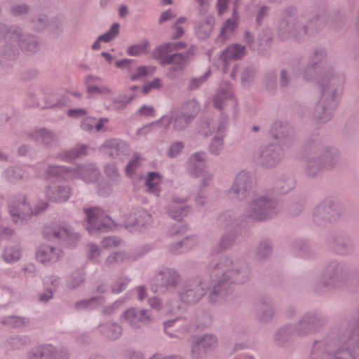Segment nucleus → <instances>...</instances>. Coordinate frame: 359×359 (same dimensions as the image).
<instances>
[{
    "instance_id": "obj_10",
    "label": "nucleus",
    "mask_w": 359,
    "mask_h": 359,
    "mask_svg": "<svg viewBox=\"0 0 359 359\" xmlns=\"http://www.w3.org/2000/svg\"><path fill=\"white\" fill-rule=\"evenodd\" d=\"M278 212V202L267 196H260L250 202L246 209V217L258 222L269 219Z\"/></svg>"
},
{
    "instance_id": "obj_45",
    "label": "nucleus",
    "mask_w": 359,
    "mask_h": 359,
    "mask_svg": "<svg viewBox=\"0 0 359 359\" xmlns=\"http://www.w3.org/2000/svg\"><path fill=\"white\" fill-rule=\"evenodd\" d=\"M3 258L7 263L18 261L21 257V249L18 245L6 247L4 251Z\"/></svg>"
},
{
    "instance_id": "obj_9",
    "label": "nucleus",
    "mask_w": 359,
    "mask_h": 359,
    "mask_svg": "<svg viewBox=\"0 0 359 359\" xmlns=\"http://www.w3.org/2000/svg\"><path fill=\"white\" fill-rule=\"evenodd\" d=\"M327 323L325 316L316 311H308L293 323V334L299 337L320 332Z\"/></svg>"
},
{
    "instance_id": "obj_27",
    "label": "nucleus",
    "mask_w": 359,
    "mask_h": 359,
    "mask_svg": "<svg viewBox=\"0 0 359 359\" xmlns=\"http://www.w3.org/2000/svg\"><path fill=\"white\" fill-rule=\"evenodd\" d=\"M36 257L38 261L43 264H46L58 261L60 254L53 246L41 245L37 249Z\"/></svg>"
},
{
    "instance_id": "obj_14",
    "label": "nucleus",
    "mask_w": 359,
    "mask_h": 359,
    "mask_svg": "<svg viewBox=\"0 0 359 359\" xmlns=\"http://www.w3.org/2000/svg\"><path fill=\"white\" fill-rule=\"evenodd\" d=\"M284 157L283 149L278 144H269L259 150L255 155L257 164L264 168L277 165Z\"/></svg>"
},
{
    "instance_id": "obj_23",
    "label": "nucleus",
    "mask_w": 359,
    "mask_h": 359,
    "mask_svg": "<svg viewBox=\"0 0 359 359\" xmlns=\"http://www.w3.org/2000/svg\"><path fill=\"white\" fill-rule=\"evenodd\" d=\"M322 4H325L327 6V11L325 14V25L327 23L333 29H340L344 28L348 20V16L346 15L344 11L341 9H335L327 14L328 6L326 3L323 2L318 4L317 12L319 11L320 8L322 9Z\"/></svg>"
},
{
    "instance_id": "obj_33",
    "label": "nucleus",
    "mask_w": 359,
    "mask_h": 359,
    "mask_svg": "<svg viewBox=\"0 0 359 359\" xmlns=\"http://www.w3.org/2000/svg\"><path fill=\"white\" fill-rule=\"evenodd\" d=\"M241 220L238 218L236 214L228 211L221 213L217 219V224L221 228H233L238 226Z\"/></svg>"
},
{
    "instance_id": "obj_44",
    "label": "nucleus",
    "mask_w": 359,
    "mask_h": 359,
    "mask_svg": "<svg viewBox=\"0 0 359 359\" xmlns=\"http://www.w3.org/2000/svg\"><path fill=\"white\" fill-rule=\"evenodd\" d=\"M4 174L11 182H16L27 177L26 172L18 166H12L7 168L4 171Z\"/></svg>"
},
{
    "instance_id": "obj_12",
    "label": "nucleus",
    "mask_w": 359,
    "mask_h": 359,
    "mask_svg": "<svg viewBox=\"0 0 359 359\" xmlns=\"http://www.w3.org/2000/svg\"><path fill=\"white\" fill-rule=\"evenodd\" d=\"M182 280L180 273L170 268L160 271L151 280V289L157 292L173 291Z\"/></svg>"
},
{
    "instance_id": "obj_21",
    "label": "nucleus",
    "mask_w": 359,
    "mask_h": 359,
    "mask_svg": "<svg viewBox=\"0 0 359 359\" xmlns=\"http://www.w3.org/2000/svg\"><path fill=\"white\" fill-rule=\"evenodd\" d=\"M44 237L49 241H58L66 245H71L78 236L72 233L67 228L55 225L50 229H46Z\"/></svg>"
},
{
    "instance_id": "obj_15",
    "label": "nucleus",
    "mask_w": 359,
    "mask_h": 359,
    "mask_svg": "<svg viewBox=\"0 0 359 359\" xmlns=\"http://www.w3.org/2000/svg\"><path fill=\"white\" fill-rule=\"evenodd\" d=\"M206 285L201 279L188 280L184 285L179 296L181 300L187 304L198 302L206 294Z\"/></svg>"
},
{
    "instance_id": "obj_31",
    "label": "nucleus",
    "mask_w": 359,
    "mask_h": 359,
    "mask_svg": "<svg viewBox=\"0 0 359 359\" xmlns=\"http://www.w3.org/2000/svg\"><path fill=\"white\" fill-rule=\"evenodd\" d=\"M273 41V33L269 29H264L257 34L256 42L257 44V51L259 54L263 55L271 46Z\"/></svg>"
},
{
    "instance_id": "obj_58",
    "label": "nucleus",
    "mask_w": 359,
    "mask_h": 359,
    "mask_svg": "<svg viewBox=\"0 0 359 359\" xmlns=\"http://www.w3.org/2000/svg\"><path fill=\"white\" fill-rule=\"evenodd\" d=\"M189 225L184 222H178L172 225L168 230L170 236H177L184 235L188 230Z\"/></svg>"
},
{
    "instance_id": "obj_7",
    "label": "nucleus",
    "mask_w": 359,
    "mask_h": 359,
    "mask_svg": "<svg viewBox=\"0 0 359 359\" xmlns=\"http://www.w3.org/2000/svg\"><path fill=\"white\" fill-rule=\"evenodd\" d=\"M199 111L200 106L197 102L194 99L189 100L183 104L180 109H175L171 116H163L161 119L151 124L165 122V126L167 128L172 123L174 130L182 131L191 124Z\"/></svg>"
},
{
    "instance_id": "obj_19",
    "label": "nucleus",
    "mask_w": 359,
    "mask_h": 359,
    "mask_svg": "<svg viewBox=\"0 0 359 359\" xmlns=\"http://www.w3.org/2000/svg\"><path fill=\"white\" fill-rule=\"evenodd\" d=\"M149 311L147 309L131 307L123 313L121 320L126 321L133 329L137 330L142 324L147 325L151 321Z\"/></svg>"
},
{
    "instance_id": "obj_41",
    "label": "nucleus",
    "mask_w": 359,
    "mask_h": 359,
    "mask_svg": "<svg viewBox=\"0 0 359 359\" xmlns=\"http://www.w3.org/2000/svg\"><path fill=\"white\" fill-rule=\"evenodd\" d=\"M69 172V170L65 166L49 165L46 171V177L48 180L53 182L65 180V175Z\"/></svg>"
},
{
    "instance_id": "obj_47",
    "label": "nucleus",
    "mask_w": 359,
    "mask_h": 359,
    "mask_svg": "<svg viewBox=\"0 0 359 359\" xmlns=\"http://www.w3.org/2000/svg\"><path fill=\"white\" fill-rule=\"evenodd\" d=\"M19 33V27L12 25L8 27L5 24L0 23V40L6 39L12 41L14 36H17Z\"/></svg>"
},
{
    "instance_id": "obj_26",
    "label": "nucleus",
    "mask_w": 359,
    "mask_h": 359,
    "mask_svg": "<svg viewBox=\"0 0 359 359\" xmlns=\"http://www.w3.org/2000/svg\"><path fill=\"white\" fill-rule=\"evenodd\" d=\"M274 316V310L271 302L266 299H261L257 305L255 319L260 323H270Z\"/></svg>"
},
{
    "instance_id": "obj_24",
    "label": "nucleus",
    "mask_w": 359,
    "mask_h": 359,
    "mask_svg": "<svg viewBox=\"0 0 359 359\" xmlns=\"http://www.w3.org/2000/svg\"><path fill=\"white\" fill-rule=\"evenodd\" d=\"M48 200L55 203H63L67 201L70 196V189L68 186H48L45 191Z\"/></svg>"
},
{
    "instance_id": "obj_29",
    "label": "nucleus",
    "mask_w": 359,
    "mask_h": 359,
    "mask_svg": "<svg viewBox=\"0 0 359 359\" xmlns=\"http://www.w3.org/2000/svg\"><path fill=\"white\" fill-rule=\"evenodd\" d=\"M292 334L293 325L287 323L276 330L273 339L278 346H285L290 341Z\"/></svg>"
},
{
    "instance_id": "obj_53",
    "label": "nucleus",
    "mask_w": 359,
    "mask_h": 359,
    "mask_svg": "<svg viewBox=\"0 0 359 359\" xmlns=\"http://www.w3.org/2000/svg\"><path fill=\"white\" fill-rule=\"evenodd\" d=\"M306 199L304 197L292 201L288 207V212L291 216H297L301 214L304 208Z\"/></svg>"
},
{
    "instance_id": "obj_63",
    "label": "nucleus",
    "mask_w": 359,
    "mask_h": 359,
    "mask_svg": "<svg viewBox=\"0 0 359 359\" xmlns=\"http://www.w3.org/2000/svg\"><path fill=\"white\" fill-rule=\"evenodd\" d=\"M84 275L81 271H76L72 273L68 280V286L75 289L84 282Z\"/></svg>"
},
{
    "instance_id": "obj_37",
    "label": "nucleus",
    "mask_w": 359,
    "mask_h": 359,
    "mask_svg": "<svg viewBox=\"0 0 359 359\" xmlns=\"http://www.w3.org/2000/svg\"><path fill=\"white\" fill-rule=\"evenodd\" d=\"M29 137L34 139L38 142H42L45 145H50L56 141L57 137L54 133L47 130L46 128H41L29 134Z\"/></svg>"
},
{
    "instance_id": "obj_40",
    "label": "nucleus",
    "mask_w": 359,
    "mask_h": 359,
    "mask_svg": "<svg viewBox=\"0 0 359 359\" xmlns=\"http://www.w3.org/2000/svg\"><path fill=\"white\" fill-rule=\"evenodd\" d=\"M215 25V18L212 16H208L206 19L200 22L196 29L198 36L202 39H205L211 34L213 26Z\"/></svg>"
},
{
    "instance_id": "obj_36",
    "label": "nucleus",
    "mask_w": 359,
    "mask_h": 359,
    "mask_svg": "<svg viewBox=\"0 0 359 359\" xmlns=\"http://www.w3.org/2000/svg\"><path fill=\"white\" fill-rule=\"evenodd\" d=\"M191 210V207L187 205L170 204L168 206L166 213L172 219L181 222Z\"/></svg>"
},
{
    "instance_id": "obj_59",
    "label": "nucleus",
    "mask_w": 359,
    "mask_h": 359,
    "mask_svg": "<svg viewBox=\"0 0 359 359\" xmlns=\"http://www.w3.org/2000/svg\"><path fill=\"white\" fill-rule=\"evenodd\" d=\"M161 178L160 174L157 172H149L145 180V184L148 188V191L154 192L156 187Z\"/></svg>"
},
{
    "instance_id": "obj_16",
    "label": "nucleus",
    "mask_w": 359,
    "mask_h": 359,
    "mask_svg": "<svg viewBox=\"0 0 359 359\" xmlns=\"http://www.w3.org/2000/svg\"><path fill=\"white\" fill-rule=\"evenodd\" d=\"M254 180L248 172L241 171L237 174L235 181L229 189V194L240 201L250 196L254 187Z\"/></svg>"
},
{
    "instance_id": "obj_6",
    "label": "nucleus",
    "mask_w": 359,
    "mask_h": 359,
    "mask_svg": "<svg viewBox=\"0 0 359 359\" xmlns=\"http://www.w3.org/2000/svg\"><path fill=\"white\" fill-rule=\"evenodd\" d=\"M307 162L305 173L308 177H314L322 170L334 168L338 161V151L322 144L318 137L311 138L304 145Z\"/></svg>"
},
{
    "instance_id": "obj_18",
    "label": "nucleus",
    "mask_w": 359,
    "mask_h": 359,
    "mask_svg": "<svg viewBox=\"0 0 359 359\" xmlns=\"http://www.w3.org/2000/svg\"><path fill=\"white\" fill-rule=\"evenodd\" d=\"M154 57L160 60V63L163 66L172 65L168 72V76L170 78H174L177 73L182 72L188 62L182 52L154 55Z\"/></svg>"
},
{
    "instance_id": "obj_52",
    "label": "nucleus",
    "mask_w": 359,
    "mask_h": 359,
    "mask_svg": "<svg viewBox=\"0 0 359 359\" xmlns=\"http://www.w3.org/2000/svg\"><path fill=\"white\" fill-rule=\"evenodd\" d=\"M1 324L11 327H21L26 325V320L25 318L22 317L8 316L2 319Z\"/></svg>"
},
{
    "instance_id": "obj_56",
    "label": "nucleus",
    "mask_w": 359,
    "mask_h": 359,
    "mask_svg": "<svg viewBox=\"0 0 359 359\" xmlns=\"http://www.w3.org/2000/svg\"><path fill=\"white\" fill-rule=\"evenodd\" d=\"M46 344L31 348L27 354V359H46Z\"/></svg>"
},
{
    "instance_id": "obj_11",
    "label": "nucleus",
    "mask_w": 359,
    "mask_h": 359,
    "mask_svg": "<svg viewBox=\"0 0 359 359\" xmlns=\"http://www.w3.org/2000/svg\"><path fill=\"white\" fill-rule=\"evenodd\" d=\"M88 225L86 229L90 234L107 233L116 226L114 221L98 207L84 208Z\"/></svg>"
},
{
    "instance_id": "obj_28",
    "label": "nucleus",
    "mask_w": 359,
    "mask_h": 359,
    "mask_svg": "<svg viewBox=\"0 0 359 359\" xmlns=\"http://www.w3.org/2000/svg\"><path fill=\"white\" fill-rule=\"evenodd\" d=\"M245 55V46L236 43L226 47L221 53L220 58L224 62L228 60H238Z\"/></svg>"
},
{
    "instance_id": "obj_30",
    "label": "nucleus",
    "mask_w": 359,
    "mask_h": 359,
    "mask_svg": "<svg viewBox=\"0 0 359 359\" xmlns=\"http://www.w3.org/2000/svg\"><path fill=\"white\" fill-rule=\"evenodd\" d=\"M122 332V327L116 323H106L100 326L102 336L110 341L118 339Z\"/></svg>"
},
{
    "instance_id": "obj_49",
    "label": "nucleus",
    "mask_w": 359,
    "mask_h": 359,
    "mask_svg": "<svg viewBox=\"0 0 359 359\" xmlns=\"http://www.w3.org/2000/svg\"><path fill=\"white\" fill-rule=\"evenodd\" d=\"M12 42H14V41L13 40L12 41L8 40V42L3 48V54L5 57V58H6L8 60H14L20 55L18 45L16 46L15 44H13Z\"/></svg>"
},
{
    "instance_id": "obj_3",
    "label": "nucleus",
    "mask_w": 359,
    "mask_h": 359,
    "mask_svg": "<svg viewBox=\"0 0 359 359\" xmlns=\"http://www.w3.org/2000/svg\"><path fill=\"white\" fill-rule=\"evenodd\" d=\"M322 9L311 18L298 14L294 8H287L282 14L278 27V36L282 41L292 39L295 41H304L325 27V4Z\"/></svg>"
},
{
    "instance_id": "obj_64",
    "label": "nucleus",
    "mask_w": 359,
    "mask_h": 359,
    "mask_svg": "<svg viewBox=\"0 0 359 359\" xmlns=\"http://www.w3.org/2000/svg\"><path fill=\"white\" fill-rule=\"evenodd\" d=\"M256 70L252 66L245 68L241 72V81L244 86H248L254 79Z\"/></svg>"
},
{
    "instance_id": "obj_5",
    "label": "nucleus",
    "mask_w": 359,
    "mask_h": 359,
    "mask_svg": "<svg viewBox=\"0 0 359 359\" xmlns=\"http://www.w3.org/2000/svg\"><path fill=\"white\" fill-rule=\"evenodd\" d=\"M320 341L315 340L310 359L317 357ZM323 359H356L359 356V327L356 322H352L341 331L337 340L334 336H328L325 339Z\"/></svg>"
},
{
    "instance_id": "obj_60",
    "label": "nucleus",
    "mask_w": 359,
    "mask_h": 359,
    "mask_svg": "<svg viewBox=\"0 0 359 359\" xmlns=\"http://www.w3.org/2000/svg\"><path fill=\"white\" fill-rule=\"evenodd\" d=\"M293 249L300 255H307L311 252L309 243L305 240H296L293 243Z\"/></svg>"
},
{
    "instance_id": "obj_43",
    "label": "nucleus",
    "mask_w": 359,
    "mask_h": 359,
    "mask_svg": "<svg viewBox=\"0 0 359 359\" xmlns=\"http://www.w3.org/2000/svg\"><path fill=\"white\" fill-rule=\"evenodd\" d=\"M46 359H69V354L63 347H55L51 344H46Z\"/></svg>"
},
{
    "instance_id": "obj_22",
    "label": "nucleus",
    "mask_w": 359,
    "mask_h": 359,
    "mask_svg": "<svg viewBox=\"0 0 359 359\" xmlns=\"http://www.w3.org/2000/svg\"><path fill=\"white\" fill-rule=\"evenodd\" d=\"M9 212L14 223H18L20 219L22 222L26 219L27 217L32 216V208L29 203H27L25 197H20L11 202L9 205Z\"/></svg>"
},
{
    "instance_id": "obj_25",
    "label": "nucleus",
    "mask_w": 359,
    "mask_h": 359,
    "mask_svg": "<svg viewBox=\"0 0 359 359\" xmlns=\"http://www.w3.org/2000/svg\"><path fill=\"white\" fill-rule=\"evenodd\" d=\"M205 153L203 151H197L190 156L188 170L192 177H198L204 172L205 168Z\"/></svg>"
},
{
    "instance_id": "obj_42",
    "label": "nucleus",
    "mask_w": 359,
    "mask_h": 359,
    "mask_svg": "<svg viewBox=\"0 0 359 359\" xmlns=\"http://www.w3.org/2000/svg\"><path fill=\"white\" fill-rule=\"evenodd\" d=\"M88 149V146L87 144H78L75 147L62 154L61 156L64 161L70 162L77 158L86 155Z\"/></svg>"
},
{
    "instance_id": "obj_57",
    "label": "nucleus",
    "mask_w": 359,
    "mask_h": 359,
    "mask_svg": "<svg viewBox=\"0 0 359 359\" xmlns=\"http://www.w3.org/2000/svg\"><path fill=\"white\" fill-rule=\"evenodd\" d=\"M292 74L287 69H282L279 76V86L282 88H288L292 86Z\"/></svg>"
},
{
    "instance_id": "obj_35",
    "label": "nucleus",
    "mask_w": 359,
    "mask_h": 359,
    "mask_svg": "<svg viewBox=\"0 0 359 359\" xmlns=\"http://www.w3.org/2000/svg\"><path fill=\"white\" fill-rule=\"evenodd\" d=\"M295 184V180L293 177L283 176L276 181L274 192L279 195L287 194L294 188Z\"/></svg>"
},
{
    "instance_id": "obj_50",
    "label": "nucleus",
    "mask_w": 359,
    "mask_h": 359,
    "mask_svg": "<svg viewBox=\"0 0 359 359\" xmlns=\"http://www.w3.org/2000/svg\"><path fill=\"white\" fill-rule=\"evenodd\" d=\"M266 89L269 92H274L277 89V74L271 70L266 73L264 78Z\"/></svg>"
},
{
    "instance_id": "obj_17",
    "label": "nucleus",
    "mask_w": 359,
    "mask_h": 359,
    "mask_svg": "<svg viewBox=\"0 0 359 359\" xmlns=\"http://www.w3.org/2000/svg\"><path fill=\"white\" fill-rule=\"evenodd\" d=\"M271 136L280 144L290 147L294 142V132L289 123L276 121L271 125Z\"/></svg>"
},
{
    "instance_id": "obj_62",
    "label": "nucleus",
    "mask_w": 359,
    "mask_h": 359,
    "mask_svg": "<svg viewBox=\"0 0 359 359\" xmlns=\"http://www.w3.org/2000/svg\"><path fill=\"white\" fill-rule=\"evenodd\" d=\"M135 97V95H132L130 96H127L126 95H119L116 97L112 98V102L114 107L117 109H123L129 102H130L133 98Z\"/></svg>"
},
{
    "instance_id": "obj_46",
    "label": "nucleus",
    "mask_w": 359,
    "mask_h": 359,
    "mask_svg": "<svg viewBox=\"0 0 359 359\" xmlns=\"http://www.w3.org/2000/svg\"><path fill=\"white\" fill-rule=\"evenodd\" d=\"M327 58V53L323 48H317L313 50L309 57V60L315 63L321 69H324V62Z\"/></svg>"
},
{
    "instance_id": "obj_20",
    "label": "nucleus",
    "mask_w": 359,
    "mask_h": 359,
    "mask_svg": "<svg viewBox=\"0 0 359 359\" xmlns=\"http://www.w3.org/2000/svg\"><path fill=\"white\" fill-rule=\"evenodd\" d=\"M13 41L17 42L22 51L29 54L35 53L40 47L38 37L29 33L22 32L20 27L19 33L17 36H14Z\"/></svg>"
},
{
    "instance_id": "obj_32",
    "label": "nucleus",
    "mask_w": 359,
    "mask_h": 359,
    "mask_svg": "<svg viewBox=\"0 0 359 359\" xmlns=\"http://www.w3.org/2000/svg\"><path fill=\"white\" fill-rule=\"evenodd\" d=\"M241 242L237 230L232 229L224 232L218 243V245L222 250H227L233 245Z\"/></svg>"
},
{
    "instance_id": "obj_34",
    "label": "nucleus",
    "mask_w": 359,
    "mask_h": 359,
    "mask_svg": "<svg viewBox=\"0 0 359 359\" xmlns=\"http://www.w3.org/2000/svg\"><path fill=\"white\" fill-rule=\"evenodd\" d=\"M119 27L120 25L118 22L113 23L106 33L98 36L96 41L93 43L91 46L92 49L99 50L101 48V41L108 43L115 39L119 33Z\"/></svg>"
},
{
    "instance_id": "obj_48",
    "label": "nucleus",
    "mask_w": 359,
    "mask_h": 359,
    "mask_svg": "<svg viewBox=\"0 0 359 359\" xmlns=\"http://www.w3.org/2000/svg\"><path fill=\"white\" fill-rule=\"evenodd\" d=\"M7 341L9 345L15 349H20L31 343L29 337L27 335L13 336Z\"/></svg>"
},
{
    "instance_id": "obj_55",
    "label": "nucleus",
    "mask_w": 359,
    "mask_h": 359,
    "mask_svg": "<svg viewBox=\"0 0 359 359\" xmlns=\"http://www.w3.org/2000/svg\"><path fill=\"white\" fill-rule=\"evenodd\" d=\"M30 22L32 27L37 32L43 31L46 27H48V19L46 15L41 14L35 18H33Z\"/></svg>"
},
{
    "instance_id": "obj_39",
    "label": "nucleus",
    "mask_w": 359,
    "mask_h": 359,
    "mask_svg": "<svg viewBox=\"0 0 359 359\" xmlns=\"http://www.w3.org/2000/svg\"><path fill=\"white\" fill-rule=\"evenodd\" d=\"M272 252L273 245L271 241L268 239H265L259 243L257 248L255 256L258 260L265 261L271 257Z\"/></svg>"
},
{
    "instance_id": "obj_8",
    "label": "nucleus",
    "mask_w": 359,
    "mask_h": 359,
    "mask_svg": "<svg viewBox=\"0 0 359 359\" xmlns=\"http://www.w3.org/2000/svg\"><path fill=\"white\" fill-rule=\"evenodd\" d=\"M342 217L339 203L332 197L320 201L313 208L312 219L318 226H327L337 223Z\"/></svg>"
},
{
    "instance_id": "obj_38",
    "label": "nucleus",
    "mask_w": 359,
    "mask_h": 359,
    "mask_svg": "<svg viewBox=\"0 0 359 359\" xmlns=\"http://www.w3.org/2000/svg\"><path fill=\"white\" fill-rule=\"evenodd\" d=\"M187 44L183 41L168 42L160 45L154 50L153 55H160L163 54H170L174 50H178L185 48Z\"/></svg>"
},
{
    "instance_id": "obj_2",
    "label": "nucleus",
    "mask_w": 359,
    "mask_h": 359,
    "mask_svg": "<svg viewBox=\"0 0 359 359\" xmlns=\"http://www.w3.org/2000/svg\"><path fill=\"white\" fill-rule=\"evenodd\" d=\"M303 76L307 81L318 76V83L321 95L314 107L313 116L318 123H326L331 119L339 102L345 77L343 74L335 73L332 67L321 69L309 60Z\"/></svg>"
},
{
    "instance_id": "obj_61",
    "label": "nucleus",
    "mask_w": 359,
    "mask_h": 359,
    "mask_svg": "<svg viewBox=\"0 0 359 359\" xmlns=\"http://www.w3.org/2000/svg\"><path fill=\"white\" fill-rule=\"evenodd\" d=\"M130 279L125 276L118 278L116 282L111 285V292L118 294L126 290Z\"/></svg>"
},
{
    "instance_id": "obj_13",
    "label": "nucleus",
    "mask_w": 359,
    "mask_h": 359,
    "mask_svg": "<svg viewBox=\"0 0 359 359\" xmlns=\"http://www.w3.org/2000/svg\"><path fill=\"white\" fill-rule=\"evenodd\" d=\"M326 243L334 254L341 257H350L356 252L354 240L347 233H333L327 238Z\"/></svg>"
},
{
    "instance_id": "obj_1",
    "label": "nucleus",
    "mask_w": 359,
    "mask_h": 359,
    "mask_svg": "<svg viewBox=\"0 0 359 359\" xmlns=\"http://www.w3.org/2000/svg\"><path fill=\"white\" fill-rule=\"evenodd\" d=\"M206 270L212 280L208 299L213 304L238 298L235 285L246 283L250 276L245 262L239 260L233 262L231 257L224 255L210 257Z\"/></svg>"
},
{
    "instance_id": "obj_4",
    "label": "nucleus",
    "mask_w": 359,
    "mask_h": 359,
    "mask_svg": "<svg viewBox=\"0 0 359 359\" xmlns=\"http://www.w3.org/2000/svg\"><path fill=\"white\" fill-rule=\"evenodd\" d=\"M359 285V269L351 270L348 264L333 259L327 262L320 278L313 283L311 290L324 295L353 289Z\"/></svg>"
},
{
    "instance_id": "obj_51",
    "label": "nucleus",
    "mask_w": 359,
    "mask_h": 359,
    "mask_svg": "<svg viewBox=\"0 0 359 359\" xmlns=\"http://www.w3.org/2000/svg\"><path fill=\"white\" fill-rule=\"evenodd\" d=\"M102 147L114 150L109 153L110 156H114V154L119 155L120 154L123 153L124 149H126V145L124 142H118L115 140H107L104 144H102Z\"/></svg>"
},
{
    "instance_id": "obj_54",
    "label": "nucleus",
    "mask_w": 359,
    "mask_h": 359,
    "mask_svg": "<svg viewBox=\"0 0 359 359\" xmlns=\"http://www.w3.org/2000/svg\"><path fill=\"white\" fill-rule=\"evenodd\" d=\"M194 341L198 344L199 346L208 350L217 343V337L211 334H204L203 336L197 337Z\"/></svg>"
}]
</instances>
